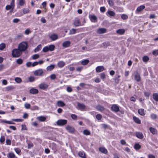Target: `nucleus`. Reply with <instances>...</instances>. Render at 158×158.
Segmentation results:
<instances>
[{"label":"nucleus","mask_w":158,"mask_h":158,"mask_svg":"<svg viewBox=\"0 0 158 158\" xmlns=\"http://www.w3.org/2000/svg\"><path fill=\"white\" fill-rule=\"evenodd\" d=\"M65 128L70 133H73L75 131L74 128L69 125L65 127Z\"/></svg>","instance_id":"obj_6"},{"label":"nucleus","mask_w":158,"mask_h":158,"mask_svg":"<svg viewBox=\"0 0 158 158\" xmlns=\"http://www.w3.org/2000/svg\"><path fill=\"white\" fill-rule=\"evenodd\" d=\"M44 72L42 69H39L35 71L34 72V74L36 76H42Z\"/></svg>","instance_id":"obj_5"},{"label":"nucleus","mask_w":158,"mask_h":158,"mask_svg":"<svg viewBox=\"0 0 158 158\" xmlns=\"http://www.w3.org/2000/svg\"><path fill=\"white\" fill-rule=\"evenodd\" d=\"M106 30L105 28H99L97 30V32L99 34H102L106 32Z\"/></svg>","instance_id":"obj_13"},{"label":"nucleus","mask_w":158,"mask_h":158,"mask_svg":"<svg viewBox=\"0 0 158 158\" xmlns=\"http://www.w3.org/2000/svg\"><path fill=\"white\" fill-rule=\"evenodd\" d=\"M89 61L88 60L85 59L82 60L81 62V64L83 65H86L89 62Z\"/></svg>","instance_id":"obj_34"},{"label":"nucleus","mask_w":158,"mask_h":158,"mask_svg":"<svg viewBox=\"0 0 158 158\" xmlns=\"http://www.w3.org/2000/svg\"><path fill=\"white\" fill-rule=\"evenodd\" d=\"M142 60L144 62H147L148 61V57L145 56L143 57Z\"/></svg>","instance_id":"obj_44"},{"label":"nucleus","mask_w":158,"mask_h":158,"mask_svg":"<svg viewBox=\"0 0 158 158\" xmlns=\"http://www.w3.org/2000/svg\"><path fill=\"white\" fill-rule=\"evenodd\" d=\"M76 32V29L74 28L70 30L69 32V34L72 35L75 34Z\"/></svg>","instance_id":"obj_38"},{"label":"nucleus","mask_w":158,"mask_h":158,"mask_svg":"<svg viewBox=\"0 0 158 158\" xmlns=\"http://www.w3.org/2000/svg\"><path fill=\"white\" fill-rule=\"evenodd\" d=\"M120 143L121 144L123 145H125L126 144V142L124 139H122L121 140Z\"/></svg>","instance_id":"obj_63"},{"label":"nucleus","mask_w":158,"mask_h":158,"mask_svg":"<svg viewBox=\"0 0 158 158\" xmlns=\"http://www.w3.org/2000/svg\"><path fill=\"white\" fill-rule=\"evenodd\" d=\"M25 0H19L18 2V4L21 6H23L25 4Z\"/></svg>","instance_id":"obj_31"},{"label":"nucleus","mask_w":158,"mask_h":158,"mask_svg":"<svg viewBox=\"0 0 158 158\" xmlns=\"http://www.w3.org/2000/svg\"><path fill=\"white\" fill-rule=\"evenodd\" d=\"M135 79L137 81H139L140 80V78L139 75L138 73H136L134 76Z\"/></svg>","instance_id":"obj_21"},{"label":"nucleus","mask_w":158,"mask_h":158,"mask_svg":"<svg viewBox=\"0 0 158 158\" xmlns=\"http://www.w3.org/2000/svg\"><path fill=\"white\" fill-rule=\"evenodd\" d=\"M67 123V120L65 119H60L56 122L57 125L59 126H63L66 124Z\"/></svg>","instance_id":"obj_4"},{"label":"nucleus","mask_w":158,"mask_h":158,"mask_svg":"<svg viewBox=\"0 0 158 158\" xmlns=\"http://www.w3.org/2000/svg\"><path fill=\"white\" fill-rule=\"evenodd\" d=\"M7 157L8 158H15V156L14 153L10 152L9 153L8 156Z\"/></svg>","instance_id":"obj_36"},{"label":"nucleus","mask_w":158,"mask_h":158,"mask_svg":"<svg viewBox=\"0 0 158 158\" xmlns=\"http://www.w3.org/2000/svg\"><path fill=\"white\" fill-rule=\"evenodd\" d=\"M77 106L79 109L81 111H84L85 108V106L83 104L78 103L77 104Z\"/></svg>","instance_id":"obj_10"},{"label":"nucleus","mask_w":158,"mask_h":158,"mask_svg":"<svg viewBox=\"0 0 158 158\" xmlns=\"http://www.w3.org/2000/svg\"><path fill=\"white\" fill-rule=\"evenodd\" d=\"M57 105L60 107H63L65 106V104L62 101H58L57 102Z\"/></svg>","instance_id":"obj_24"},{"label":"nucleus","mask_w":158,"mask_h":158,"mask_svg":"<svg viewBox=\"0 0 158 158\" xmlns=\"http://www.w3.org/2000/svg\"><path fill=\"white\" fill-rule=\"evenodd\" d=\"M79 156L82 158H86V156L83 152H80L78 153Z\"/></svg>","instance_id":"obj_25"},{"label":"nucleus","mask_w":158,"mask_h":158,"mask_svg":"<svg viewBox=\"0 0 158 158\" xmlns=\"http://www.w3.org/2000/svg\"><path fill=\"white\" fill-rule=\"evenodd\" d=\"M50 78L52 80H54L56 78V76L55 74H52L50 76Z\"/></svg>","instance_id":"obj_51"},{"label":"nucleus","mask_w":158,"mask_h":158,"mask_svg":"<svg viewBox=\"0 0 158 158\" xmlns=\"http://www.w3.org/2000/svg\"><path fill=\"white\" fill-rule=\"evenodd\" d=\"M37 119L40 122H44L46 119V118L44 116H40L37 117Z\"/></svg>","instance_id":"obj_16"},{"label":"nucleus","mask_w":158,"mask_h":158,"mask_svg":"<svg viewBox=\"0 0 158 158\" xmlns=\"http://www.w3.org/2000/svg\"><path fill=\"white\" fill-rule=\"evenodd\" d=\"M97 109L101 111H103L105 110L104 107L100 105H98L96 107Z\"/></svg>","instance_id":"obj_23"},{"label":"nucleus","mask_w":158,"mask_h":158,"mask_svg":"<svg viewBox=\"0 0 158 158\" xmlns=\"http://www.w3.org/2000/svg\"><path fill=\"white\" fill-rule=\"evenodd\" d=\"M99 150L102 153L106 154L108 152L107 150L104 147H100L99 148Z\"/></svg>","instance_id":"obj_14"},{"label":"nucleus","mask_w":158,"mask_h":158,"mask_svg":"<svg viewBox=\"0 0 158 158\" xmlns=\"http://www.w3.org/2000/svg\"><path fill=\"white\" fill-rule=\"evenodd\" d=\"M2 122L9 124H14V123L11 121L3 120Z\"/></svg>","instance_id":"obj_50"},{"label":"nucleus","mask_w":158,"mask_h":158,"mask_svg":"<svg viewBox=\"0 0 158 158\" xmlns=\"http://www.w3.org/2000/svg\"><path fill=\"white\" fill-rule=\"evenodd\" d=\"M153 99L156 102H158V94L154 93L153 94Z\"/></svg>","instance_id":"obj_30"},{"label":"nucleus","mask_w":158,"mask_h":158,"mask_svg":"<svg viewBox=\"0 0 158 158\" xmlns=\"http://www.w3.org/2000/svg\"><path fill=\"white\" fill-rule=\"evenodd\" d=\"M107 15H109L110 17H114L115 15V13L111 10H108L106 13Z\"/></svg>","instance_id":"obj_11"},{"label":"nucleus","mask_w":158,"mask_h":158,"mask_svg":"<svg viewBox=\"0 0 158 158\" xmlns=\"http://www.w3.org/2000/svg\"><path fill=\"white\" fill-rule=\"evenodd\" d=\"M48 51H53L55 49V46L54 45L52 44L48 46Z\"/></svg>","instance_id":"obj_28"},{"label":"nucleus","mask_w":158,"mask_h":158,"mask_svg":"<svg viewBox=\"0 0 158 158\" xmlns=\"http://www.w3.org/2000/svg\"><path fill=\"white\" fill-rule=\"evenodd\" d=\"M138 112L139 114L141 115H143L145 114L144 110L143 109H140L138 110Z\"/></svg>","instance_id":"obj_35"},{"label":"nucleus","mask_w":158,"mask_h":158,"mask_svg":"<svg viewBox=\"0 0 158 158\" xmlns=\"http://www.w3.org/2000/svg\"><path fill=\"white\" fill-rule=\"evenodd\" d=\"M125 30L123 29H121L117 30L116 31V32L120 35H122L125 32Z\"/></svg>","instance_id":"obj_27"},{"label":"nucleus","mask_w":158,"mask_h":158,"mask_svg":"<svg viewBox=\"0 0 158 158\" xmlns=\"http://www.w3.org/2000/svg\"><path fill=\"white\" fill-rule=\"evenodd\" d=\"M111 109L112 111L116 112H118L119 111V107L117 105L114 104L111 107Z\"/></svg>","instance_id":"obj_7"},{"label":"nucleus","mask_w":158,"mask_h":158,"mask_svg":"<svg viewBox=\"0 0 158 158\" xmlns=\"http://www.w3.org/2000/svg\"><path fill=\"white\" fill-rule=\"evenodd\" d=\"M153 54L155 56L158 55V50L154 51L152 52Z\"/></svg>","instance_id":"obj_64"},{"label":"nucleus","mask_w":158,"mask_h":158,"mask_svg":"<svg viewBox=\"0 0 158 158\" xmlns=\"http://www.w3.org/2000/svg\"><path fill=\"white\" fill-rule=\"evenodd\" d=\"M149 130L150 132L153 135L157 134V131L156 129L152 127H150L149 128Z\"/></svg>","instance_id":"obj_20"},{"label":"nucleus","mask_w":158,"mask_h":158,"mask_svg":"<svg viewBox=\"0 0 158 158\" xmlns=\"http://www.w3.org/2000/svg\"><path fill=\"white\" fill-rule=\"evenodd\" d=\"M15 81L18 83H20L22 81L21 79L20 78L18 77L15 78Z\"/></svg>","instance_id":"obj_43"},{"label":"nucleus","mask_w":158,"mask_h":158,"mask_svg":"<svg viewBox=\"0 0 158 158\" xmlns=\"http://www.w3.org/2000/svg\"><path fill=\"white\" fill-rule=\"evenodd\" d=\"M57 64L59 67L61 68L65 65V63L62 61H59L58 62Z\"/></svg>","instance_id":"obj_17"},{"label":"nucleus","mask_w":158,"mask_h":158,"mask_svg":"<svg viewBox=\"0 0 158 158\" xmlns=\"http://www.w3.org/2000/svg\"><path fill=\"white\" fill-rule=\"evenodd\" d=\"M28 47V44L26 42H23L20 43L18 46V48L22 52L25 51Z\"/></svg>","instance_id":"obj_2"},{"label":"nucleus","mask_w":158,"mask_h":158,"mask_svg":"<svg viewBox=\"0 0 158 158\" xmlns=\"http://www.w3.org/2000/svg\"><path fill=\"white\" fill-rule=\"evenodd\" d=\"M102 44L103 46L107 47L110 46V44L109 42H105L102 43Z\"/></svg>","instance_id":"obj_42"},{"label":"nucleus","mask_w":158,"mask_h":158,"mask_svg":"<svg viewBox=\"0 0 158 158\" xmlns=\"http://www.w3.org/2000/svg\"><path fill=\"white\" fill-rule=\"evenodd\" d=\"M96 118L98 120H101L102 118V116L100 114H98L96 116Z\"/></svg>","instance_id":"obj_55"},{"label":"nucleus","mask_w":158,"mask_h":158,"mask_svg":"<svg viewBox=\"0 0 158 158\" xmlns=\"http://www.w3.org/2000/svg\"><path fill=\"white\" fill-rule=\"evenodd\" d=\"M6 143L7 145H10L11 143V140L9 139H6Z\"/></svg>","instance_id":"obj_59"},{"label":"nucleus","mask_w":158,"mask_h":158,"mask_svg":"<svg viewBox=\"0 0 158 158\" xmlns=\"http://www.w3.org/2000/svg\"><path fill=\"white\" fill-rule=\"evenodd\" d=\"M23 60L21 59H19L17 60L16 62L17 63L19 64H21L23 63Z\"/></svg>","instance_id":"obj_54"},{"label":"nucleus","mask_w":158,"mask_h":158,"mask_svg":"<svg viewBox=\"0 0 158 158\" xmlns=\"http://www.w3.org/2000/svg\"><path fill=\"white\" fill-rule=\"evenodd\" d=\"M104 69V68L103 66H99L97 67L96 69V70L97 72H100L102 71Z\"/></svg>","instance_id":"obj_15"},{"label":"nucleus","mask_w":158,"mask_h":158,"mask_svg":"<svg viewBox=\"0 0 158 158\" xmlns=\"http://www.w3.org/2000/svg\"><path fill=\"white\" fill-rule=\"evenodd\" d=\"M108 3L110 6H113L114 4V3L112 0H109L108 1Z\"/></svg>","instance_id":"obj_47"},{"label":"nucleus","mask_w":158,"mask_h":158,"mask_svg":"<svg viewBox=\"0 0 158 158\" xmlns=\"http://www.w3.org/2000/svg\"><path fill=\"white\" fill-rule=\"evenodd\" d=\"M83 133L85 135H89L90 134V132L87 130H84L83 131Z\"/></svg>","instance_id":"obj_41"},{"label":"nucleus","mask_w":158,"mask_h":158,"mask_svg":"<svg viewBox=\"0 0 158 158\" xmlns=\"http://www.w3.org/2000/svg\"><path fill=\"white\" fill-rule=\"evenodd\" d=\"M11 8L12 9V7L10 5H7L6 7V9L7 10H9Z\"/></svg>","instance_id":"obj_61"},{"label":"nucleus","mask_w":158,"mask_h":158,"mask_svg":"<svg viewBox=\"0 0 158 158\" xmlns=\"http://www.w3.org/2000/svg\"><path fill=\"white\" fill-rule=\"evenodd\" d=\"M121 17L123 19H126L128 18L127 15L125 14L122 15L121 16Z\"/></svg>","instance_id":"obj_46"},{"label":"nucleus","mask_w":158,"mask_h":158,"mask_svg":"<svg viewBox=\"0 0 158 158\" xmlns=\"http://www.w3.org/2000/svg\"><path fill=\"white\" fill-rule=\"evenodd\" d=\"M39 87L41 89L44 90L48 88V85L45 83H42L39 85Z\"/></svg>","instance_id":"obj_8"},{"label":"nucleus","mask_w":158,"mask_h":158,"mask_svg":"<svg viewBox=\"0 0 158 158\" xmlns=\"http://www.w3.org/2000/svg\"><path fill=\"white\" fill-rule=\"evenodd\" d=\"M49 37L52 41L55 40L58 38V35L55 34H52L49 35Z\"/></svg>","instance_id":"obj_9"},{"label":"nucleus","mask_w":158,"mask_h":158,"mask_svg":"<svg viewBox=\"0 0 158 158\" xmlns=\"http://www.w3.org/2000/svg\"><path fill=\"white\" fill-rule=\"evenodd\" d=\"M20 21V19H15L13 20V22L15 23H17Z\"/></svg>","instance_id":"obj_60"},{"label":"nucleus","mask_w":158,"mask_h":158,"mask_svg":"<svg viewBox=\"0 0 158 158\" xmlns=\"http://www.w3.org/2000/svg\"><path fill=\"white\" fill-rule=\"evenodd\" d=\"M6 45L4 43H2L0 44V50H2L5 47Z\"/></svg>","instance_id":"obj_45"},{"label":"nucleus","mask_w":158,"mask_h":158,"mask_svg":"<svg viewBox=\"0 0 158 158\" xmlns=\"http://www.w3.org/2000/svg\"><path fill=\"white\" fill-rule=\"evenodd\" d=\"M134 148L135 150L139 149L141 148V146L138 143H136L134 145Z\"/></svg>","instance_id":"obj_40"},{"label":"nucleus","mask_w":158,"mask_h":158,"mask_svg":"<svg viewBox=\"0 0 158 158\" xmlns=\"http://www.w3.org/2000/svg\"><path fill=\"white\" fill-rule=\"evenodd\" d=\"M101 78L103 79L106 78V75L104 73H102L101 74Z\"/></svg>","instance_id":"obj_62"},{"label":"nucleus","mask_w":158,"mask_h":158,"mask_svg":"<svg viewBox=\"0 0 158 158\" xmlns=\"http://www.w3.org/2000/svg\"><path fill=\"white\" fill-rule=\"evenodd\" d=\"M15 151L16 153L18 154H19V153H20L21 152V150L20 149L18 148L15 149Z\"/></svg>","instance_id":"obj_58"},{"label":"nucleus","mask_w":158,"mask_h":158,"mask_svg":"<svg viewBox=\"0 0 158 158\" xmlns=\"http://www.w3.org/2000/svg\"><path fill=\"white\" fill-rule=\"evenodd\" d=\"M15 89V87L13 86H10L7 87L6 89L7 91H11Z\"/></svg>","instance_id":"obj_37"},{"label":"nucleus","mask_w":158,"mask_h":158,"mask_svg":"<svg viewBox=\"0 0 158 158\" xmlns=\"http://www.w3.org/2000/svg\"><path fill=\"white\" fill-rule=\"evenodd\" d=\"M29 11L28 9L24 8L23 9V12L24 14H26L28 13Z\"/></svg>","instance_id":"obj_56"},{"label":"nucleus","mask_w":158,"mask_h":158,"mask_svg":"<svg viewBox=\"0 0 158 158\" xmlns=\"http://www.w3.org/2000/svg\"><path fill=\"white\" fill-rule=\"evenodd\" d=\"M70 44V42L69 41H66L63 43L62 46L65 48L69 47Z\"/></svg>","instance_id":"obj_22"},{"label":"nucleus","mask_w":158,"mask_h":158,"mask_svg":"<svg viewBox=\"0 0 158 158\" xmlns=\"http://www.w3.org/2000/svg\"><path fill=\"white\" fill-rule=\"evenodd\" d=\"M145 8V6L144 5H141L137 8L136 11L139 12L142 11Z\"/></svg>","instance_id":"obj_18"},{"label":"nucleus","mask_w":158,"mask_h":158,"mask_svg":"<svg viewBox=\"0 0 158 158\" xmlns=\"http://www.w3.org/2000/svg\"><path fill=\"white\" fill-rule=\"evenodd\" d=\"M40 57V56L38 54H35L33 55L32 56V59L33 60H36L39 58Z\"/></svg>","instance_id":"obj_39"},{"label":"nucleus","mask_w":158,"mask_h":158,"mask_svg":"<svg viewBox=\"0 0 158 158\" xmlns=\"http://www.w3.org/2000/svg\"><path fill=\"white\" fill-rule=\"evenodd\" d=\"M5 140V137L4 136H2L0 138V142L1 143H3Z\"/></svg>","instance_id":"obj_49"},{"label":"nucleus","mask_w":158,"mask_h":158,"mask_svg":"<svg viewBox=\"0 0 158 158\" xmlns=\"http://www.w3.org/2000/svg\"><path fill=\"white\" fill-rule=\"evenodd\" d=\"M24 106L27 109L30 108L31 106L30 104L29 103H26L24 104Z\"/></svg>","instance_id":"obj_53"},{"label":"nucleus","mask_w":158,"mask_h":158,"mask_svg":"<svg viewBox=\"0 0 158 158\" xmlns=\"http://www.w3.org/2000/svg\"><path fill=\"white\" fill-rule=\"evenodd\" d=\"M22 52L18 48V49H15L12 51V56L14 57H19L21 55Z\"/></svg>","instance_id":"obj_1"},{"label":"nucleus","mask_w":158,"mask_h":158,"mask_svg":"<svg viewBox=\"0 0 158 158\" xmlns=\"http://www.w3.org/2000/svg\"><path fill=\"white\" fill-rule=\"evenodd\" d=\"M151 117L152 119H155L157 118V116L156 114H152L151 115Z\"/></svg>","instance_id":"obj_57"},{"label":"nucleus","mask_w":158,"mask_h":158,"mask_svg":"<svg viewBox=\"0 0 158 158\" xmlns=\"http://www.w3.org/2000/svg\"><path fill=\"white\" fill-rule=\"evenodd\" d=\"M89 18L92 22H97V17L94 15H91L89 16Z\"/></svg>","instance_id":"obj_12"},{"label":"nucleus","mask_w":158,"mask_h":158,"mask_svg":"<svg viewBox=\"0 0 158 158\" xmlns=\"http://www.w3.org/2000/svg\"><path fill=\"white\" fill-rule=\"evenodd\" d=\"M28 80L30 82H33L35 81V79L34 77L31 76L29 77Z\"/></svg>","instance_id":"obj_52"},{"label":"nucleus","mask_w":158,"mask_h":158,"mask_svg":"<svg viewBox=\"0 0 158 158\" xmlns=\"http://www.w3.org/2000/svg\"><path fill=\"white\" fill-rule=\"evenodd\" d=\"M38 92V89L33 88L31 89L30 90V93L33 94H37Z\"/></svg>","instance_id":"obj_19"},{"label":"nucleus","mask_w":158,"mask_h":158,"mask_svg":"<svg viewBox=\"0 0 158 158\" xmlns=\"http://www.w3.org/2000/svg\"><path fill=\"white\" fill-rule=\"evenodd\" d=\"M135 135L139 139H142L143 137V135L141 132H136L135 134Z\"/></svg>","instance_id":"obj_29"},{"label":"nucleus","mask_w":158,"mask_h":158,"mask_svg":"<svg viewBox=\"0 0 158 158\" xmlns=\"http://www.w3.org/2000/svg\"><path fill=\"white\" fill-rule=\"evenodd\" d=\"M73 24L76 27H79L82 25L80 19L78 18H76L73 21Z\"/></svg>","instance_id":"obj_3"},{"label":"nucleus","mask_w":158,"mask_h":158,"mask_svg":"<svg viewBox=\"0 0 158 158\" xmlns=\"http://www.w3.org/2000/svg\"><path fill=\"white\" fill-rule=\"evenodd\" d=\"M48 46H46L43 48L42 51L44 52H46L48 51Z\"/></svg>","instance_id":"obj_48"},{"label":"nucleus","mask_w":158,"mask_h":158,"mask_svg":"<svg viewBox=\"0 0 158 158\" xmlns=\"http://www.w3.org/2000/svg\"><path fill=\"white\" fill-rule=\"evenodd\" d=\"M42 47L41 44L38 45L34 50V52H36L39 51L40 49Z\"/></svg>","instance_id":"obj_32"},{"label":"nucleus","mask_w":158,"mask_h":158,"mask_svg":"<svg viewBox=\"0 0 158 158\" xmlns=\"http://www.w3.org/2000/svg\"><path fill=\"white\" fill-rule=\"evenodd\" d=\"M55 67V65L54 64H51L50 66L47 67V71H51Z\"/></svg>","instance_id":"obj_26"},{"label":"nucleus","mask_w":158,"mask_h":158,"mask_svg":"<svg viewBox=\"0 0 158 158\" xmlns=\"http://www.w3.org/2000/svg\"><path fill=\"white\" fill-rule=\"evenodd\" d=\"M133 119L134 121L137 123L140 124L141 123L140 120L136 117L134 116L133 117Z\"/></svg>","instance_id":"obj_33"}]
</instances>
